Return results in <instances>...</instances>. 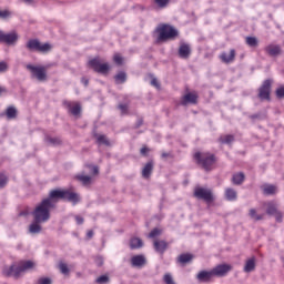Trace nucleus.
Here are the masks:
<instances>
[{
	"label": "nucleus",
	"instance_id": "obj_41",
	"mask_svg": "<svg viewBox=\"0 0 284 284\" xmlns=\"http://www.w3.org/2000/svg\"><path fill=\"white\" fill-rule=\"evenodd\" d=\"M37 284H52V278L50 277H40Z\"/></svg>",
	"mask_w": 284,
	"mask_h": 284
},
{
	"label": "nucleus",
	"instance_id": "obj_13",
	"mask_svg": "<svg viewBox=\"0 0 284 284\" xmlns=\"http://www.w3.org/2000/svg\"><path fill=\"white\" fill-rule=\"evenodd\" d=\"M265 52L270 57H278L282 52L281 45L278 44H268L265 47Z\"/></svg>",
	"mask_w": 284,
	"mask_h": 284
},
{
	"label": "nucleus",
	"instance_id": "obj_55",
	"mask_svg": "<svg viewBox=\"0 0 284 284\" xmlns=\"http://www.w3.org/2000/svg\"><path fill=\"white\" fill-rule=\"evenodd\" d=\"M27 6H33L34 0H22Z\"/></svg>",
	"mask_w": 284,
	"mask_h": 284
},
{
	"label": "nucleus",
	"instance_id": "obj_46",
	"mask_svg": "<svg viewBox=\"0 0 284 284\" xmlns=\"http://www.w3.org/2000/svg\"><path fill=\"white\" fill-rule=\"evenodd\" d=\"M121 114H128V104H119Z\"/></svg>",
	"mask_w": 284,
	"mask_h": 284
},
{
	"label": "nucleus",
	"instance_id": "obj_47",
	"mask_svg": "<svg viewBox=\"0 0 284 284\" xmlns=\"http://www.w3.org/2000/svg\"><path fill=\"white\" fill-rule=\"evenodd\" d=\"M10 17V11L8 10H0V19H8Z\"/></svg>",
	"mask_w": 284,
	"mask_h": 284
},
{
	"label": "nucleus",
	"instance_id": "obj_48",
	"mask_svg": "<svg viewBox=\"0 0 284 284\" xmlns=\"http://www.w3.org/2000/svg\"><path fill=\"white\" fill-rule=\"evenodd\" d=\"M8 71V64L6 62H0V73Z\"/></svg>",
	"mask_w": 284,
	"mask_h": 284
},
{
	"label": "nucleus",
	"instance_id": "obj_39",
	"mask_svg": "<svg viewBox=\"0 0 284 284\" xmlns=\"http://www.w3.org/2000/svg\"><path fill=\"white\" fill-rule=\"evenodd\" d=\"M59 270H60L61 274H70V268H68V264H65V263H60Z\"/></svg>",
	"mask_w": 284,
	"mask_h": 284
},
{
	"label": "nucleus",
	"instance_id": "obj_2",
	"mask_svg": "<svg viewBox=\"0 0 284 284\" xmlns=\"http://www.w3.org/2000/svg\"><path fill=\"white\" fill-rule=\"evenodd\" d=\"M36 266L37 264H34V262L24 261V262H21L19 266L17 265L4 266L2 270V274H4V276H12L13 278H19L21 274L30 270H33V267Z\"/></svg>",
	"mask_w": 284,
	"mask_h": 284
},
{
	"label": "nucleus",
	"instance_id": "obj_32",
	"mask_svg": "<svg viewBox=\"0 0 284 284\" xmlns=\"http://www.w3.org/2000/svg\"><path fill=\"white\" fill-rule=\"evenodd\" d=\"M263 190H264V194H268V195L276 194V186L274 185H270V184L265 185Z\"/></svg>",
	"mask_w": 284,
	"mask_h": 284
},
{
	"label": "nucleus",
	"instance_id": "obj_27",
	"mask_svg": "<svg viewBox=\"0 0 284 284\" xmlns=\"http://www.w3.org/2000/svg\"><path fill=\"white\" fill-rule=\"evenodd\" d=\"M245 43L248 48H258V38L256 37H246Z\"/></svg>",
	"mask_w": 284,
	"mask_h": 284
},
{
	"label": "nucleus",
	"instance_id": "obj_8",
	"mask_svg": "<svg viewBox=\"0 0 284 284\" xmlns=\"http://www.w3.org/2000/svg\"><path fill=\"white\" fill-rule=\"evenodd\" d=\"M213 276H217L219 278H223V276H227L230 272H232V265L230 264H219L214 268H212Z\"/></svg>",
	"mask_w": 284,
	"mask_h": 284
},
{
	"label": "nucleus",
	"instance_id": "obj_33",
	"mask_svg": "<svg viewBox=\"0 0 284 284\" xmlns=\"http://www.w3.org/2000/svg\"><path fill=\"white\" fill-rule=\"evenodd\" d=\"M126 79L128 75L125 74V72H120L115 75L116 83H125Z\"/></svg>",
	"mask_w": 284,
	"mask_h": 284
},
{
	"label": "nucleus",
	"instance_id": "obj_24",
	"mask_svg": "<svg viewBox=\"0 0 284 284\" xmlns=\"http://www.w3.org/2000/svg\"><path fill=\"white\" fill-rule=\"evenodd\" d=\"M143 246V240L139 237H133L130 241V247L131 250H140V247Z\"/></svg>",
	"mask_w": 284,
	"mask_h": 284
},
{
	"label": "nucleus",
	"instance_id": "obj_30",
	"mask_svg": "<svg viewBox=\"0 0 284 284\" xmlns=\"http://www.w3.org/2000/svg\"><path fill=\"white\" fill-rule=\"evenodd\" d=\"M95 139L100 145H110V140L103 134H95Z\"/></svg>",
	"mask_w": 284,
	"mask_h": 284
},
{
	"label": "nucleus",
	"instance_id": "obj_53",
	"mask_svg": "<svg viewBox=\"0 0 284 284\" xmlns=\"http://www.w3.org/2000/svg\"><path fill=\"white\" fill-rule=\"evenodd\" d=\"M6 32L0 30V43H4Z\"/></svg>",
	"mask_w": 284,
	"mask_h": 284
},
{
	"label": "nucleus",
	"instance_id": "obj_52",
	"mask_svg": "<svg viewBox=\"0 0 284 284\" xmlns=\"http://www.w3.org/2000/svg\"><path fill=\"white\" fill-rule=\"evenodd\" d=\"M75 221H77V224H78V225H83V217L77 215V216H75Z\"/></svg>",
	"mask_w": 284,
	"mask_h": 284
},
{
	"label": "nucleus",
	"instance_id": "obj_18",
	"mask_svg": "<svg viewBox=\"0 0 284 284\" xmlns=\"http://www.w3.org/2000/svg\"><path fill=\"white\" fill-rule=\"evenodd\" d=\"M236 57V51H234V49H232L230 51V53H222L220 55V59L224 62V63H232V60Z\"/></svg>",
	"mask_w": 284,
	"mask_h": 284
},
{
	"label": "nucleus",
	"instance_id": "obj_22",
	"mask_svg": "<svg viewBox=\"0 0 284 284\" xmlns=\"http://www.w3.org/2000/svg\"><path fill=\"white\" fill-rule=\"evenodd\" d=\"M266 213L270 214L271 216H274L276 213H278L276 202L266 203Z\"/></svg>",
	"mask_w": 284,
	"mask_h": 284
},
{
	"label": "nucleus",
	"instance_id": "obj_44",
	"mask_svg": "<svg viewBox=\"0 0 284 284\" xmlns=\"http://www.w3.org/2000/svg\"><path fill=\"white\" fill-rule=\"evenodd\" d=\"M276 97H277V99H284V87H280L276 90Z\"/></svg>",
	"mask_w": 284,
	"mask_h": 284
},
{
	"label": "nucleus",
	"instance_id": "obj_12",
	"mask_svg": "<svg viewBox=\"0 0 284 284\" xmlns=\"http://www.w3.org/2000/svg\"><path fill=\"white\" fill-rule=\"evenodd\" d=\"M213 277H214V273L212 270L211 271H201L196 275L199 283H210Z\"/></svg>",
	"mask_w": 284,
	"mask_h": 284
},
{
	"label": "nucleus",
	"instance_id": "obj_54",
	"mask_svg": "<svg viewBox=\"0 0 284 284\" xmlns=\"http://www.w3.org/2000/svg\"><path fill=\"white\" fill-rule=\"evenodd\" d=\"M148 152H150V150H149L148 148H142V149L140 150V153H141L143 156H145V155L148 154Z\"/></svg>",
	"mask_w": 284,
	"mask_h": 284
},
{
	"label": "nucleus",
	"instance_id": "obj_43",
	"mask_svg": "<svg viewBox=\"0 0 284 284\" xmlns=\"http://www.w3.org/2000/svg\"><path fill=\"white\" fill-rule=\"evenodd\" d=\"M161 230L154 229L153 231L150 232L149 239H156V236H160Z\"/></svg>",
	"mask_w": 284,
	"mask_h": 284
},
{
	"label": "nucleus",
	"instance_id": "obj_38",
	"mask_svg": "<svg viewBox=\"0 0 284 284\" xmlns=\"http://www.w3.org/2000/svg\"><path fill=\"white\" fill-rule=\"evenodd\" d=\"M163 281L165 284H176V282H174V278L172 277V274L166 273L163 277Z\"/></svg>",
	"mask_w": 284,
	"mask_h": 284
},
{
	"label": "nucleus",
	"instance_id": "obj_26",
	"mask_svg": "<svg viewBox=\"0 0 284 284\" xmlns=\"http://www.w3.org/2000/svg\"><path fill=\"white\" fill-rule=\"evenodd\" d=\"M154 247L160 254H163L168 250V243L165 241H155Z\"/></svg>",
	"mask_w": 284,
	"mask_h": 284
},
{
	"label": "nucleus",
	"instance_id": "obj_36",
	"mask_svg": "<svg viewBox=\"0 0 284 284\" xmlns=\"http://www.w3.org/2000/svg\"><path fill=\"white\" fill-rule=\"evenodd\" d=\"M221 143L230 144L234 141V135H222L220 138Z\"/></svg>",
	"mask_w": 284,
	"mask_h": 284
},
{
	"label": "nucleus",
	"instance_id": "obj_31",
	"mask_svg": "<svg viewBox=\"0 0 284 284\" xmlns=\"http://www.w3.org/2000/svg\"><path fill=\"white\" fill-rule=\"evenodd\" d=\"M179 263H182L183 265L185 263H190V261H192V254H182L179 256Z\"/></svg>",
	"mask_w": 284,
	"mask_h": 284
},
{
	"label": "nucleus",
	"instance_id": "obj_4",
	"mask_svg": "<svg viewBox=\"0 0 284 284\" xmlns=\"http://www.w3.org/2000/svg\"><path fill=\"white\" fill-rule=\"evenodd\" d=\"M194 159L195 161H197V163L204 168V170H210V168H212V165H214L216 158H214V154H210V153H201V152H196L194 154Z\"/></svg>",
	"mask_w": 284,
	"mask_h": 284
},
{
	"label": "nucleus",
	"instance_id": "obj_14",
	"mask_svg": "<svg viewBox=\"0 0 284 284\" xmlns=\"http://www.w3.org/2000/svg\"><path fill=\"white\" fill-rule=\"evenodd\" d=\"M19 41V34L16 31L4 33V42L7 45H14Z\"/></svg>",
	"mask_w": 284,
	"mask_h": 284
},
{
	"label": "nucleus",
	"instance_id": "obj_49",
	"mask_svg": "<svg viewBox=\"0 0 284 284\" xmlns=\"http://www.w3.org/2000/svg\"><path fill=\"white\" fill-rule=\"evenodd\" d=\"M273 216H275L277 223H281V221H283V214L278 211Z\"/></svg>",
	"mask_w": 284,
	"mask_h": 284
},
{
	"label": "nucleus",
	"instance_id": "obj_34",
	"mask_svg": "<svg viewBox=\"0 0 284 284\" xmlns=\"http://www.w3.org/2000/svg\"><path fill=\"white\" fill-rule=\"evenodd\" d=\"M248 215L251 216V219H253V221H263V215L256 214V210L254 209L250 210Z\"/></svg>",
	"mask_w": 284,
	"mask_h": 284
},
{
	"label": "nucleus",
	"instance_id": "obj_16",
	"mask_svg": "<svg viewBox=\"0 0 284 284\" xmlns=\"http://www.w3.org/2000/svg\"><path fill=\"white\" fill-rule=\"evenodd\" d=\"M41 224H43V222H37L36 220H33L28 229L29 234H41V231L43 230Z\"/></svg>",
	"mask_w": 284,
	"mask_h": 284
},
{
	"label": "nucleus",
	"instance_id": "obj_23",
	"mask_svg": "<svg viewBox=\"0 0 284 284\" xmlns=\"http://www.w3.org/2000/svg\"><path fill=\"white\" fill-rule=\"evenodd\" d=\"M245 181V174L243 172L233 174L232 183L234 185H241Z\"/></svg>",
	"mask_w": 284,
	"mask_h": 284
},
{
	"label": "nucleus",
	"instance_id": "obj_40",
	"mask_svg": "<svg viewBox=\"0 0 284 284\" xmlns=\"http://www.w3.org/2000/svg\"><path fill=\"white\" fill-rule=\"evenodd\" d=\"M97 283L99 284L110 283V277L108 275H102L97 278Z\"/></svg>",
	"mask_w": 284,
	"mask_h": 284
},
{
	"label": "nucleus",
	"instance_id": "obj_58",
	"mask_svg": "<svg viewBox=\"0 0 284 284\" xmlns=\"http://www.w3.org/2000/svg\"><path fill=\"white\" fill-rule=\"evenodd\" d=\"M93 174H99V166H92Z\"/></svg>",
	"mask_w": 284,
	"mask_h": 284
},
{
	"label": "nucleus",
	"instance_id": "obj_10",
	"mask_svg": "<svg viewBox=\"0 0 284 284\" xmlns=\"http://www.w3.org/2000/svg\"><path fill=\"white\" fill-rule=\"evenodd\" d=\"M194 196L196 199H202L203 201H207V202L212 201V199H213L212 190L205 189V187H201V186L195 187Z\"/></svg>",
	"mask_w": 284,
	"mask_h": 284
},
{
	"label": "nucleus",
	"instance_id": "obj_29",
	"mask_svg": "<svg viewBox=\"0 0 284 284\" xmlns=\"http://www.w3.org/2000/svg\"><path fill=\"white\" fill-rule=\"evenodd\" d=\"M44 142L47 143V145H59V143H61V140L59 138H52L47 135L44 138Z\"/></svg>",
	"mask_w": 284,
	"mask_h": 284
},
{
	"label": "nucleus",
	"instance_id": "obj_37",
	"mask_svg": "<svg viewBox=\"0 0 284 284\" xmlns=\"http://www.w3.org/2000/svg\"><path fill=\"white\" fill-rule=\"evenodd\" d=\"M154 3L158 6V8H168V4L170 3V0H154Z\"/></svg>",
	"mask_w": 284,
	"mask_h": 284
},
{
	"label": "nucleus",
	"instance_id": "obj_11",
	"mask_svg": "<svg viewBox=\"0 0 284 284\" xmlns=\"http://www.w3.org/2000/svg\"><path fill=\"white\" fill-rule=\"evenodd\" d=\"M64 106L70 114H73V116H79V114H81V104H79V102L64 101Z\"/></svg>",
	"mask_w": 284,
	"mask_h": 284
},
{
	"label": "nucleus",
	"instance_id": "obj_35",
	"mask_svg": "<svg viewBox=\"0 0 284 284\" xmlns=\"http://www.w3.org/2000/svg\"><path fill=\"white\" fill-rule=\"evenodd\" d=\"M7 116L9 119H16L17 118V109L14 106H9L7 109Z\"/></svg>",
	"mask_w": 284,
	"mask_h": 284
},
{
	"label": "nucleus",
	"instance_id": "obj_9",
	"mask_svg": "<svg viewBox=\"0 0 284 284\" xmlns=\"http://www.w3.org/2000/svg\"><path fill=\"white\" fill-rule=\"evenodd\" d=\"M272 90V81L265 80L260 88L258 97L261 101H270V92Z\"/></svg>",
	"mask_w": 284,
	"mask_h": 284
},
{
	"label": "nucleus",
	"instance_id": "obj_45",
	"mask_svg": "<svg viewBox=\"0 0 284 284\" xmlns=\"http://www.w3.org/2000/svg\"><path fill=\"white\" fill-rule=\"evenodd\" d=\"M113 61L118 64V65H121L123 63V58L119 54H115L113 57Z\"/></svg>",
	"mask_w": 284,
	"mask_h": 284
},
{
	"label": "nucleus",
	"instance_id": "obj_6",
	"mask_svg": "<svg viewBox=\"0 0 284 284\" xmlns=\"http://www.w3.org/2000/svg\"><path fill=\"white\" fill-rule=\"evenodd\" d=\"M89 64L95 72H99V74H108L110 70V64L103 62L100 58L92 59L89 61Z\"/></svg>",
	"mask_w": 284,
	"mask_h": 284
},
{
	"label": "nucleus",
	"instance_id": "obj_17",
	"mask_svg": "<svg viewBox=\"0 0 284 284\" xmlns=\"http://www.w3.org/2000/svg\"><path fill=\"white\" fill-rule=\"evenodd\" d=\"M145 263H146V260H145V256L143 255H135L131 258V265L133 267H143Z\"/></svg>",
	"mask_w": 284,
	"mask_h": 284
},
{
	"label": "nucleus",
	"instance_id": "obj_60",
	"mask_svg": "<svg viewBox=\"0 0 284 284\" xmlns=\"http://www.w3.org/2000/svg\"><path fill=\"white\" fill-rule=\"evenodd\" d=\"M82 83H83L84 85H88V83H89L88 79H82Z\"/></svg>",
	"mask_w": 284,
	"mask_h": 284
},
{
	"label": "nucleus",
	"instance_id": "obj_57",
	"mask_svg": "<svg viewBox=\"0 0 284 284\" xmlns=\"http://www.w3.org/2000/svg\"><path fill=\"white\" fill-rule=\"evenodd\" d=\"M162 159H168L170 156V153L168 152H162L161 154Z\"/></svg>",
	"mask_w": 284,
	"mask_h": 284
},
{
	"label": "nucleus",
	"instance_id": "obj_51",
	"mask_svg": "<svg viewBox=\"0 0 284 284\" xmlns=\"http://www.w3.org/2000/svg\"><path fill=\"white\" fill-rule=\"evenodd\" d=\"M151 85H153L154 88H159V80H156V78H153L151 80Z\"/></svg>",
	"mask_w": 284,
	"mask_h": 284
},
{
	"label": "nucleus",
	"instance_id": "obj_3",
	"mask_svg": "<svg viewBox=\"0 0 284 284\" xmlns=\"http://www.w3.org/2000/svg\"><path fill=\"white\" fill-rule=\"evenodd\" d=\"M27 50L29 52H50L52 50V44L50 43H41L38 39H30L26 44Z\"/></svg>",
	"mask_w": 284,
	"mask_h": 284
},
{
	"label": "nucleus",
	"instance_id": "obj_5",
	"mask_svg": "<svg viewBox=\"0 0 284 284\" xmlns=\"http://www.w3.org/2000/svg\"><path fill=\"white\" fill-rule=\"evenodd\" d=\"M159 41H168V39H174V37L179 36V31L169 24H162L159 28Z\"/></svg>",
	"mask_w": 284,
	"mask_h": 284
},
{
	"label": "nucleus",
	"instance_id": "obj_20",
	"mask_svg": "<svg viewBox=\"0 0 284 284\" xmlns=\"http://www.w3.org/2000/svg\"><path fill=\"white\" fill-rule=\"evenodd\" d=\"M196 99H199L196 93H187L183 97L182 105H187V103H196Z\"/></svg>",
	"mask_w": 284,
	"mask_h": 284
},
{
	"label": "nucleus",
	"instance_id": "obj_50",
	"mask_svg": "<svg viewBox=\"0 0 284 284\" xmlns=\"http://www.w3.org/2000/svg\"><path fill=\"white\" fill-rule=\"evenodd\" d=\"M95 264L98 265V267H101V265H103V258L101 256H97Z\"/></svg>",
	"mask_w": 284,
	"mask_h": 284
},
{
	"label": "nucleus",
	"instance_id": "obj_19",
	"mask_svg": "<svg viewBox=\"0 0 284 284\" xmlns=\"http://www.w3.org/2000/svg\"><path fill=\"white\" fill-rule=\"evenodd\" d=\"M254 270H256V258L252 257L246 261L244 265V272L250 273V272H254Z\"/></svg>",
	"mask_w": 284,
	"mask_h": 284
},
{
	"label": "nucleus",
	"instance_id": "obj_7",
	"mask_svg": "<svg viewBox=\"0 0 284 284\" xmlns=\"http://www.w3.org/2000/svg\"><path fill=\"white\" fill-rule=\"evenodd\" d=\"M27 70H30L32 77L38 79V81H45L48 79L44 67H34L32 64H29L27 65Z\"/></svg>",
	"mask_w": 284,
	"mask_h": 284
},
{
	"label": "nucleus",
	"instance_id": "obj_15",
	"mask_svg": "<svg viewBox=\"0 0 284 284\" xmlns=\"http://www.w3.org/2000/svg\"><path fill=\"white\" fill-rule=\"evenodd\" d=\"M190 54H192V50L190 49V44L182 43L179 48V57L181 59H189Z\"/></svg>",
	"mask_w": 284,
	"mask_h": 284
},
{
	"label": "nucleus",
	"instance_id": "obj_42",
	"mask_svg": "<svg viewBox=\"0 0 284 284\" xmlns=\"http://www.w3.org/2000/svg\"><path fill=\"white\" fill-rule=\"evenodd\" d=\"M8 185V176L6 174H0V187Z\"/></svg>",
	"mask_w": 284,
	"mask_h": 284
},
{
	"label": "nucleus",
	"instance_id": "obj_56",
	"mask_svg": "<svg viewBox=\"0 0 284 284\" xmlns=\"http://www.w3.org/2000/svg\"><path fill=\"white\" fill-rule=\"evenodd\" d=\"M87 236L88 239H92L94 236V231H88Z\"/></svg>",
	"mask_w": 284,
	"mask_h": 284
},
{
	"label": "nucleus",
	"instance_id": "obj_28",
	"mask_svg": "<svg viewBox=\"0 0 284 284\" xmlns=\"http://www.w3.org/2000/svg\"><path fill=\"white\" fill-rule=\"evenodd\" d=\"M225 199L227 200V201H236V199H237V193H236V191L234 190V189H226L225 190Z\"/></svg>",
	"mask_w": 284,
	"mask_h": 284
},
{
	"label": "nucleus",
	"instance_id": "obj_25",
	"mask_svg": "<svg viewBox=\"0 0 284 284\" xmlns=\"http://www.w3.org/2000/svg\"><path fill=\"white\" fill-rule=\"evenodd\" d=\"M75 179L78 181H80V183H82V185H90V183H92V176L90 175H85V174H78L75 176Z\"/></svg>",
	"mask_w": 284,
	"mask_h": 284
},
{
	"label": "nucleus",
	"instance_id": "obj_1",
	"mask_svg": "<svg viewBox=\"0 0 284 284\" xmlns=\"http://www.w3.org/2000/svg\"><path fill=\"white\" fill-rule=\"evenodd\" d=\"M61 199L73 203V205H77V203L81 201L79 193H74L70 190H52L49 196L38 203L31 212L33 221H37V223H48L50 221V212L57 207V203H59Z\"/></svg>",
	"mask_w": 284,
	"mask_h": 284
},
{
	"label": "nucleus",
	"instance_id": "obj_59",
	"mask_svg": "<svg viewBox=\"0 0 284 284\" xmlns=\"http://www.w3.org/2000/svg\"><path fill=\"white\" fill-rule=\"evenodd\" d=\"M29 214H30V212H28V211L20 212V216H28Z\"/></svg>",
	"mask_w": 284,
	"mask_h": 284
},
{
	"label": "nucleus",
	"instance_id": "obj_21",
	"mask_svg": "<svg viewBox=\"0 0 284 284\" xmlns=\"http://www.w3.org/2000/svg\"><path fill=\"white\" fill-rule=\"evenodd\" d=\"M152 170H154V163L148 162L142 170V176L144 179H150V175L152 174Z\"/></svg>",
	"mask_w": 284,
	"mask_h": 284
}]
</instances>
